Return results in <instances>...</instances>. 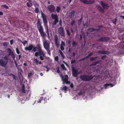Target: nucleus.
<instances>
[{
	"instance_id": "obj_1",
	"label": "nucleus",
	"mask_w": 124,
	"mask_h": 124,
	"mask_svg": "<svg viewBox=\"0 0 124 124\" xmlns=\"http://www.w3.org/2000/svg\"><path fill=\"white\" fill-rule=\"evenodd\" d=\"M37 49L38 52H36L35 53V56L36 57L39 56L40 59L42 60H43L45 54L42 50L41 44H37L36 47L30 44L28 46L25 47L24 48L25 51H32L34 52H36L37 51Z\"/></svg>"
},
{
	"instance_id": "obj_2",
	"label": "nucleus",
	"mask_w": 124,
	"mask_h": 124,
	"mask_svg": "<svg viewBox=\"0 0 124 124\" xmlns=\"http://www.w3.org/2000/svg\"><path fill=\"white\" fill-rule=\"evenodd\" d=\"M37 24V29L40 35L42 38H45L47 36V35L46 33L44 32V29L43 26L41 25L39 19H38Z\"/></svg>"
},
{
	"instance_id": "obj_3",
	"label": "nucleus",
	"mask_w": 124,
	"mask_h": 124,
	"mask_svg": "<svg viewBox=\"0 0 124 124\" xmlns=\"http://www.w3.org/2000/svg\"><path fill=\"white\" fill-rule=\"evenodd\" d=\"M41 17L42 18L43 22L44 24V25L45 27H47L46 30V32L47 34L48 37L49 38L50 37V35L49 34L48 29L47 26V16L44 13H43L42 11L41 12Z\"/></svg>"
},
{
	"instance_id": "obj_4",
	"label": "nucleus",
	"mask_w": 124,
	"mask_h": 124,
	"mask_svg": "<svg viewBox=\"0 0 124 124\" xmlns=\"http://www.w3.org/2000/svg\"><path fill=\"white\" fill-rule=\"evenodd\" d=\"M93 78V77L92 75H81L80 78L83 81H89Z\"/></svg>"
},
{
	"instance_id": "obj_5",
	"label": "nucleus",
	"mask_w": 124,
	"mask_h": 124,
	"mask_svg": "<svg viewBox=\"0 0 124 124\" xmlns=\"http://www.w3.org/2000/svg\"><path fill=\"white\" fill-rule=\"evenodd\" d=\"M51 16L52 19L54 20L53 23H52V25L53 26L55 25L59 21L57 15L52 13L51 14Z\"/></svg>"
},
{
	"instance_id": "obj_6",
	"label": "nucleus",
	"mask_w": 124,
	"mask_h": 124,
	"mask_svg": "<svg viewBox=\"0 0 124 124\" xmlns=\"http://www.w3.org/2000/svg\"><path fill=\"white\" fill-rule=\"evenodd\" d=\"M8 62V59L6 57H4L3 58L1 59L0 60V65L2 67H5Z\"/></svg>"
},
{
	"instance_id": "obj_7",
	"label": "nucleus",
	"mask_w": 124,
	"mask_h": 124,
	"mask_svg": "<svg viewBox=\"0 0 124 124\" xmlns=\"http://www.w3.org/2000/svg\"><path fill=\"white\" fill-rule=\"evenodd\" d=\"M48 98L47 97H39L38 99L36 100V101L38 103H41V101L43 103H45L47 102V101L48 100Z\"/></svg>"
},
{
	"instance_id": "obj_8",
	"label": "nucleus",
	"mask_w": 124,
	"mask_h": 124,
	"mask_svg": "<svg viewBox=\"0 0 124 124\" xmlns=\"http://www.w3.org/2000/svg\"><path fill=\"white\" fill-rule=\"evenodd\" d=\"M50 42L46 40H44L43 42L44 47L46 50L50 49Z\"/></svg>"
},
{
	"instance_id": "obj_9",
	"label": "nucleus",
	"mask_w": 124,
	"mask_h": 124,
	"mask_svg": "<svg viewBox=\"0 0 124 124\" xmlns=\"http://www.w3.org/2000/svg\"><path fill=\"white\" fill-rule=\"evenodd\" d=\"M74 65H71V69L72 70V73L73 76L77 77L78 74V71L77 69H75L74 66Z\"/></svg>"
},
{
	"instance_id": "obj_10",
	"label": "nucleus",
	"mask_w": 124,
	"mask_h": 124,
	"mask_svg": "<svg viewBox=\"0 0 124 124\" xmlns=\"http://www.w3.org/2000/svg\"><path fill=\"white\" fill-rule=\"evenodd\" d=\"M49 11L50 12H54L55 11V7L53 5H48L47 8Z\"/></svg>"
},
{
	"instance_id": "obj_11",
	"label": "nucleus",
	"mask_w": 124,
	"mask_h": 124,
	"mask_svg": "<svg viewBox=\"0 0 124 124\" xmlns=\"http://www.w3.org/2000/svg\"><path fill=\"white\" fill-rule=\"evenodd\" d=\"M58 31L61 36L65 37V33L63 28L61 27L59 28L58 29Z\"/></svg>"
},
{
	"instance_id": "obj_12",
	"label": "nucleus",
	"mask_w": 124,
	"mask_h": 124,
	"mask_svg": "<svg viewBox=\"0 0 124 124\" xmlns=\"http://www.w3.org/2000/svg\"><path fill=\"white\" fill-rule=\"evenodd\" d=\"M80 1L84 4H92L94 2V0H80Z\"/></svg>"
},
{
	"instance_id": "obj_13",
	"label": "nucleus",
	"mask_w": 124,
	"mask_h": 124,
	"mask_svg": "<svg viewBox=\"0 0 124 124\" xmlns=\"http://www.w3.org/2000/svg\"><path fill=\"white\" fill-rule=\"evenodd\" d=\"M54 42L55 44L57 47H58L59 46V42L58 40V36L56 35L54 37Z\"/></svg>"
},
{
	"instance_id": "obj_14",
	"label": "nucleus",
	"mask_w": 124,
	"mask_h": 124,
	"mask_svg": "<svg viewBox=\"0 0 124 124\" xmlns=\"http://www.w3.org/2000/svg\"><path fill=\"white\" fill-rule=\"evenodd\" d=\"M110 40V38L109 37H104L100 38L98 39V40L102 42H106Z\"/></svg>"
},
{
	"instance_id": "obj_15",
	"label": "nucleus",
	"mask_w": 124,
	"mask_h": 124,
	"mask_svg": "<svg viewBox=\"0 0 124 124\" xmlns=\"http://www.w3.org/2000/svg\"><path fill=\"white\" fill-rule=\"evenodd\" d=\"M62 78L63 81L66 84H70V81H68V76L67 75L65 76L64 79L62 76Z\"/></svg>"
},
{
	"instance_id": "obj_16",
	"label": "nucleus",
	"mask_w": 124,
	"mask_h": 124,
	"mask_svg": "<svg viewBox=\"0 0 124 124\" xmlns=\"http://www.w3.org/2000/svg\"><path fill=\"white\" fill-rule=\"evenodd\" d=\"M8 52L9 55H11L12 58L13 59L15 58V55L13 52L11 50L10 48H8L7 50Z\"/></svg>"
},
{
	"instance_id": "obj_17",
	"label": "nucleus",
	"mask_w": 124,
	"mask_h": 124,
	"mask_svg": "<svg viewBox=\"0 0 124 124\" xmlns=\"http://www.w3.org/2000/svg\"><path fill=\"white\" fill-rule=\"evenodd\" d=\"M100 4L104 8H105L108 7V5L106 3L105 1H100Z\"/></svg>"
},
{
	"instance_id": "obj_18",
	"label": "nucleus",
	"mask_w": 124,
	"mask_h": 124,
	"mask_svg": "<svg viewBox=\"0 0 124 124\" xmlns=\"http://www.w3.org/2000/svg\"><path fill=\"white\" fill-rule=\"evenodd\" d=\"M21 92L22 93H25L26 92H27L28 93L29 91V90L28 89V90H25V86L24 84H23L22 85V87L21 89Z\"/></svg>"
},
{
	"instance_id": "obj_19",
	"label": "nucleus",
	"mask_w": 124,
	"mask_h": 124,
	"mask_svg": "<svg viewBox=\"0 0 124 124\" xmlns=\"http://www.w3.org/2000/svg\"><path fill=\"white\" fill-rule=\"evenodd\" d=\"M98 9L99 11L102 13H104V9L101 7L99 6L98 7Z\"/></svg>"
},
{
	"instance_id": "obj_20",
	"label": "nucleus",
	"mask_w": 124,
	"mask_h": 124,
	"mask_svg": "<svg viewBox=\"0 0 124 124\" xmlns=\"http://www.w3.org/2000/svg\"><path fill=\"white\" fill-rule=\"evenodd\" d=\"M75 12L74 10L72 11L70 13V18H72L74 15Z\"/></svg>"
},
{
	"instance_id": "obj_21",
	"label": "nucleus",
	"mask_w": 124,
	"mask_h": 124,
	"mask_svg": "<svg viewBox=\"0 0 124 124\" xmlns=\"http://www.w3.org/2000/svg\"><path fill=\"white\" fill-rule=\"evenodd\" d=\"M109 85H111V87H112L114 86V85L112 83H107L104 85V86L105 87V88L106 89V88L107 86H109Z\"/></svg>"
},
{
	"instance_id": "obj_22",
	"label": "nucleus",
	"mask_w": 124,
	"mask_h": 124,
	"mask_svg": "<svg viewBox=\"0 0 124 124\" xmlns=\"http://www.w3.org/2000/svg\"><path fill=\"white\" fill-rule=\"evenodd\" d=\"M95 28L93 27L91 28L87 29V31L89 32L95 31Z\"/></svg>"
},
{
	"instance_id": "obj_23",
	"label": "nucleus",
	"mask_w": 124,
	"mask_h": 124,
	"mask_svg": "<svg viewBox=\"0 0 124 124\" xmlns=\"http://www.w3.org/2000/svg\"><path fill=\"white\" fill-rule=\"evenodd\" d=\"M107 51H104L103 50H99L98 51V53L103 54H107Z\"/></svg>"
},
{
	"instance_id": "obj_24",
	"label": "nucleus",
	"mask_w": 124,
	"mask_h": 124,
	"mask_svg": "<svg viewBox=\"0 0 124 124\" xmlns=\"http://www.w3.org/2000/svg\"><path fill=\"white\" fill-rule=\"evenodd\" d=\"M26 5L28 7L30 8L33 6V4L32 2H27Z\"/></svg>"
},
{
	"instance_id": "obj_25",
	"label": "nucleus",
	"mask_w": 124,
	"mask_h": 124,
	"mask_svg": "<svg viewBox=\"0 0 124 124\" xmlns=\"http://www.w3.org/2000/svg\"><path fill=\"white\" fill-rule=\"evenodd\" d=\"M100 61H98L96 62H94L92 63V65L93 66L95 65L96 64H99V63Z\"/></svg>"
},
{
	"instance_id": "obj_26",
	"label": "nucleus",
	"mask_w": 124,
	"mask_h": 124,
	"mask_svg": "<svg viewBox=\"0 0 124 124\" xmlns=\"http://www.w3.org/2000/svg\"><path fill=\"white\" fill-rule=\"evenodd\" d=\"M82 20V16L81 18H80V19L78 20V25H81Z\"/></svg>"
},
{
	"instance_id": "obj_27",
	"label": "nucleus",
	"mask_w": 124,
	"mask_h": 124,
	"mask_svg": "<svg viewBox=\"0 0 124 124\" xmlns=\"http://www.w3.org/2000/svg\"><path fill=\"white\" fill-rule=\"evenodd\" d=\"M34 62L35 63L36 65H38L39 62V60L37 59L34 58Z\"/></svg>"
},
{
	"instance_id": "obj_28",
	"label": "nucleus",
	"mask_w": 124,
	"mask_h": 124,
	"mask_svg": "<svg viewBox=\"0 0 124 124\" xmlns=\"http://www.w3.org/2000/svg\"><path fill=\"white\" fill-rule=\"evenodd\" d=\"M59 52L61 55V57H62L63 58H64L65 56L63 55V54L62 51L60 50H59Z\"/></svg>"
},
{
	"instance_id": "obj_29",
	"label": "nucleus",
	"mask_w": 124,
	"mask_h": 124,
	"mask_svg": "<svg viewBox=\"0 0 124 124\" xmlns=\"http://www.w3.org/2000/svg\"><path fill=\"white\" fill-rule=\"evenodd\" d=\"M61 10L60 7L59 6H57L56 8V11L57 13L59 12Z\"/></svg>"
},
{
	"instance_id": "obj_30",
	"label": "nucleus",
	"mask_w": 124,
	"mask_h": 124,
	"mask_svg": "<svg viewBox=\"0 0 124 124\" xmlns=\"http://www.w3.org/2000/svg\"><path fill=\"white\" fill-rule=\"evenodd\" d=\"M67 87L66 86H64L63 88H61V89L62 90H64L65 92L67 91Z\"/></svg>"
},
{
	"instance_id": "obj_31",
	"label": "nucleus",
	"mask_w": 124,
	"mask_h": 124,
	"mask_svg": "<svg viewBox=\"0 0 124 124\" xmlns=\"http://www.w3.org/2000/svg\"><path fill=\"white\" fill-rule=\"evenodd\" d=\"M61 66L62 70H66V68L65 67L63 64H62Z\"/></svg>"
},
{
	"instance_id": "obj_32",
	"label": "nucleus",
	"mask_w": 124,
	"mask_h": 124,
	"mask_svg": "<svg viewBox=\"0 0 124 124\" xmlns=\"http://www.w3.org/2000/svg\"><path fill=\"white\" fill-rule=\"evenodd\" d=\"M75 21L74 20H72L70 22V24L72 26H73V24H75Z\"/></svg>"
},
{
	"instance_id": "obj_33",
	"label": "nucleus",
	"mask_w": 124,
	"mask_h": 124,
	"mask_svg": "<svg viewBox=\"0 0 124 124\" xmlns=\"http://www.w3.org/2000/svg\"><path fill=\"white\" fill-rule=\"evenodd\" d=\"M20 41H21L22 43H23V46H25L26 45V44L27 43V41L26 40H25L24 42L22 41L21 39H20Z\"/></svg>"
},
{
	"instance_id": "obj_34",
	"label": "nucleus",
	"mask_w": 124,
	"mask_h": 124,
	"mask_svg": "<svg viewBox=\"0 0 124 124\" xmlns=\"http://www.w3.org/2000/svg\"><path fill=\"white\" fill-rule=\"evenodd\" d=\"M72 44L73 46L74 47H75V46L77 45V43L75 42L74 41L73 42Z\"/></svg>"
},
{
	"instance_id": "obj_35",
	"label": "nucleus",
	"mask_w": 124,
	"mask_h": 124,
	"mask_svg": "<svg viewBox=\"0 0 124 124\" xmlns=\"http://www.w3.org/2000/svg\"><path fill=\"white\" fill-rule=\"evenodd\" d=\"M1 7H2L6 9H8L9 8L8 6L5 5H1Z\"/></svg>"
},
{
	"instance_id": "obj_36",
	"label": "nucleus",
	"mask_w": 124,
	"mask_h": 124,
	"mask_svg": "<svg viewBox=\"0 0 124 124\" xmlns=\"http://www.w3.org/2000/svg\"><path fill=\"white\" fill-rule=\"evenodd\" d=\"M35 9L34 11H35V12L36 13H38L39 12V9L38 8H36L35 7Z\"/></svg>"
},
{
	"instance_id": "obj_37",
	"label": "nucleus",
	"mask_w": 124,
	"mask_h": 124,
	"mask_svg": "<svg viewBox=\"0 0 124 124\" xmlns=\"http://www.w3.org/2000/svg\"><path fill=\"white\" fill-rule=\"evenodd\" d=\"M66 31L68 36H70V35L71 33L70 32L69 30L68 29H67L66 30Z\"/></svg>"
},
{
	"instance_id": "obj_38",
	"label": "nucleus",
	"mask_w": 124,
	"mask_h": 124,
	"mask_svg": "<svg viewBox=\"0 0 124 124\" xmlns=\"http://www.w3.org/2000/svg\"><path fill=\"white\" fill-rule=\"evenodd\" d=\"M61 46H65V44L64 42L63 41H62Z\"/></svg>"
},
{
	"instance_id": "obj_39",
	"label": "nucleus",
	"mask_w": 124,
	"mask_h": 124,
	"mask_svg": "<svg viewBox=\"0 0 124 124\" xmlns=\"http://www.w3.org/2000/svg\"><path fill=\"white\" fill-rule=\"evenodd\" d=\"M82 38L83 37L82 35L80 34H79L78 36V38L79 40H81L82 39Z\"/></svg>"
},
{
	"instance_id": "obj_40",
	"label": "nucleus",
	"mask_w": 124,
	"mask_h": 124,
	"mask_svg": "<svg viewBox=\"0 0 124 124\" xmlns=\"http://www.w3.org/2000/svg\"><path fill=\"white\" fill-rule=\"evenodd\" d=\"M16 50L17 53L18 54H20V52L19 51V48H16Z\"/></svg>"
},
{
	"instance_id": "obj_41",
	"label": "nucleus",
	"mask_w": 124,
	"mask_h": 124,
	"mask_svg": "<svg viewBox=\"0 0 124 124\" xmlns=\"http://www.w3.org/2000/svg\"><path fill=\"white\" fill-rule=\"evenodd\" d=\"M85 92H82L81 91H80L79 93H78V94L79 95H82L84 94Z\"/></svg>"
},
{
	"instance_id": "obj_42",
	"label": "nucleus",
	"mask_w": 124,
	"mask_h": 124,
	"mask_svg": "<svg viewBox=\"0 0 124 124\" xmlns=\"http://www.w3.org/2000/svg\"><path fill=\"white\" fill-rule=\"evenodd\" d=\"M3 45L4 46H8V43L7 42H5L3 43Z\"/></svg>"
},
{
	"instance_id": "obj_43",
	"label": "nucleus",
	"mask_w": 124,
	"mask_h": 124,
	"mask_svg": "<svg viewBox=\"0 0 124 124\" xmlns=\"http://www.w3.org/2000/svg\"><path fill=\"white\" fill-rule=\"evenodd\" d=\"M117 19L116 18L114 20H113V23H114L115 24H116V23L117 22Z\"/></svg>"
},
{
	"instance_id": "obj_44",
	"label": "nucleus",
	"mask_w": 124,
	"mask_h": 124,
	"mask_svg": "<svg viewBox=\"0 0 124 124\" xmlns=\"http://www.w3.org/2000/svg\"><path fill=\"white\" fill-rule=\"evenodd\" d=\"M96 57H92L90 58V60L91 61H94L95 60Z\"/></svg>"
},
{
	"instance_id": "obj_45",
	"label": "nucleus",
	"mask_w": 124,
	"mask_h": 124,
	"mask_svg": "<svg viewBox=\"0 0 124 124\" xmlns=\"http://www.w3.org/2000/svg\"><path fill=\"white\" fill-rule=\"evenodd\" d=\"M58 56H56L54 58V60L55 61H57L58 60Z\"/></svg>"
},
{
	"instance_id": "obj_46",
	"label": "nucleus",
	"mask_w": 124,
	"mask_h": 124,
	"mask_svg": "<svg viewBox=\"0 0 124 124\" xmlns=\"http://www.w3.org/2000/svg\"><path fill=\"white\" fill-rule=\"evenodd\" d=\"M62 19H60L59 21V24L60 26H61V27L62 26Z\"/></svg>"
},
{
	"instance_id": "obj_47",
	"label": "nucleus",
	"mask_w": 124,
	"mask_h": 124,
	"mask_svg": "<svg viewBox=\"0 0 124 124\" xmlns=\"http://www.w3.org/2000/svg\"><path fill=\"white\" fill-rule=\"evenodd\" d=\"M46 50L47 51V53L49 55H50L51 54L50 51V49H48Z\"/></svg>"
},
{
	"instance_id": "obj_48",
	"label": "nucleus",
	"mask_w": 124,
	"mask_h": 124,
	"mask_svg": "<svg viewBox=\"0 0 124 124\" xmlns=\"http://www.w3.org/2000/svg\"><path fill=\"white\" fill-rule=\"evenodd\" d=\"M60 49L62 51L64 50V46H61L60 47Z\"/></svg>"
},
{
	"instance_id": "obj_49",
	"label": "nucleus",
	"mask_w": 124,
	"mask_h": 124,
	"mask_svg": "<svg viewBox=\"0 0 124 124\" xmlns=\"http://www.w3.org/2000/svg\"><path fill=\"white\" fill-rule=\"evenodd\" d=\"M101 29L100 28L98 29H95V31L98 32L100 31Z\"/></svg>"
},
{
	"instance_id": "obj_50",
	"label": "nucleus",
	"mask_w": 124,
	"mask_h": 124,
	"mask_svg": "<svg viewBox=\"0 0 124 124\" xmlns=\"http://www.w3.org/2000/svg\"><path fill=\"white\" fill-rule=\"evenodd\" d=\"M75 60H71V64H74V63H75Z\"/></svg>"
},
{
	"instance_id": "obj_51",
	"label": "nucleus",
	"mask_w": 124,
	"mask_h": 124,
	"mask_svg": "<svg viewBox=\"0 0 124 124\" xmlns=\"http://www.w3.org/2000/svg\"><path fill=\"white\" fill-rule=\"evenodd\" d=\"M14 43V41L13 39H12L10 41V44L11 45H12Z\"/></svg>"
},
{
	"instance_id": "obj_52",
	"label": "nucleus",
	"mask_w": 124,
	"mask_h": 124,
	"mask_svg": "<svg viewBox=\"0 0 124 124\" xmlns=\"http://www.w3.org/2000/svg\"><path fill=\"white\" fill-rule=\"evenodd\" d=\"M106 56L105 55L102 56L101 57V59L102 60H104L106 58Z\"/></svg>"
},
{
	"instance_id": "obj_53",
	"label": "nucleus",
	"mask_w": 124,
	"mask_h": 124,
	"mask_svg": "<svg viewBox=\"0 0 124 124\" xmlns=\"http://www.w3.org/2000/svg\"><path fill=\"white\" fill-rule=\"evenodd\" d=\"M18 74L19 77H21L22 76V73L20 71H19L18 72Z\"/></svg>"
},
{
	"instance_id": "obj_54",
	"label": "nucleus",
	"mask_w": 124,
	"mask_h": 124,
	"mask_svg": "<svg viewBox=\"0 0 124 124\" xmlns=\"http://www.w3.org/2000/svg\"><path fill=\"white\" fill-rule=\"evenodd\" d=\"M57 72L58 73H59L60 72V70H59V67H57Z\"/></svg>"
},
{
	"instance_id": "obj_55",
	"label": "nucleus",
	"mask_w": 124,
	"mask_h": 124,
	"mask_svg": "<svg viewBox=\"0 0 124 124\" xmlns=\"http://www.w3.org/2000/svg\"><path fill=\"white\" fill-rule=\"evenodd\" d=\"M12 77L13 78V79H15L16 78L15 76V75L13 74H11Z\"/></svg>"
},
{
	"instance_id": "obj_56",
	"label": "nucleus",
	"mask_w": 124,
	"mask_h": 124,
	"mask_svg": "<svg viewBox=\"0 0 124 124\" xmlns=\"http://www.w3.org/2000/svg\"><path fill=\"white\" fill-rule=\"evenodd\" d=\"M70 87L71 88H73L74 87L73 84L72 83L70 85Z\"/></svg>"
},
{
	"instance_id": "obj_57",
	"label": "nucleus",
	"mask_w": 124,
	"mask_h": 124,
	"mask_svg": "<svg viewBox=\"0 0 124 124\" xmlns=\"http://www.w3.org/2000/svg\"><path fill=\"white\" fill-rule=\"evenodd\" d=\"M71 43V41L70 40H68V41H67V44L69 45H70V44Z\"/></svg>"
},
{
	"instance_id": "obj_58",
	"label": "nucleus",
	"mask_w": 124,
	"mask_h": 124,
	"mask_svg": "<svg viewBox=\"0 0 124 124\" xmlns=\"http://www.w3.org/2000/svg\"><path fill=\"white\" fill-rule=\"evenodd\" d=\"M95 47H96L97 49H101V46H95Z\"/></svg>"
},
{
	"instance_id": "obj_59",
	"label": "nucleus",
	"mask_w": 124,
	"mask_h": 124,
	"mask_svg": "<svg viewBox=\"0 0 124 124\" xmlns=\"http://www.w3.org/2000/svg\"><path fill=\"white\" fill-rule=\"evenodd\" d=\"M103 27V26L102 25H98L97 27L98 28H100V29L101 28Z\"/></svg>"
},
{
	"instance_id": "obj_60",
	"label": "nucleus",
	"mask_w": 124,
	"mask_h": 124,
	"mask_svg": "<svg viewBox=\"0 0 124 124\" xmlns=\"http://www.w3.org/2000/svg\"><path fill=\"white\" fill-rule=\"evenodd\" d=\"M93 54V52L91 53L88 54V55L90 57L92 56Z\"/></svg>"
},
{
	"instance_id": "obj_61",
	"label": "nucleus",
	"mask_w": 124,
	"mask_h": 124,
	"mask_svg": "<svg viewBox=\"0 0 124 124\" xmlns=\"http://www.w3.org/2000/svg\"><path fill=\"white\" fill-rule=\"evenodd\" d=\"M70 30H71V32L72 33H74L73 29L71 28L70 29Z\"/></svg>"
},
{
	"instance_id": "obj_62",
	"label": "nucleus",
	"mask_w": 124,
	"mask_h": 124,
	"mask_svg": "<svg viewBox=\"0 0 124 124\" xmlns=\"http://www.w3.org/2000/svg\"><path fill=\"white\" fill-rule=\"evenodd\" d=\"M3 13L1 11H0V15H3Z\"/></svg>"
},
{
	"instance_id": "obj_63",
	"label": "nucleus",
	"mask_w": 124,
	"mask_h": 124,
	"mask_svg": "<svg viewBox=\"0 0 124 124\" xmlns=\"http://www.w3.org/2000/svg\"><path fill=\"white\" fill-rule=\"evenodd\" d=\"M31 73H30L28 75V77H31Z\"/></svg>"
},
{
	"instance_id": "obj_64",
	"label": "nucleus",
	"mask_w": 124,
	"mask_h": 124,
	"mask_svg": "<svg viewBox=\"0 0 124 124\" xmlns=\"http://www.w3.org/2000/svg\"><path fill=\"white\" fill-rule=\"evenodd\" d=\"M73 56L74 57H75L76 56V54L74 52H73Z\"/></svg>"
}]
</instances>
